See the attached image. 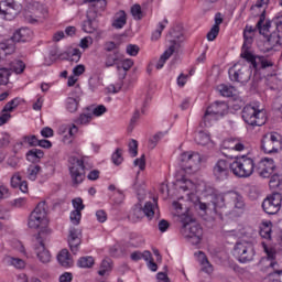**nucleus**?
<instances>
[{
  "instance_id": "24",
  "label": "nucleus",
  "mask_w": 282,
  "mask_h": 282,
  "mask_svg": "<svg viewBox=\"0 0 282 282\" xmlns=\"http://www.w3.org/2000/svg\"><path fill=\"white\" fill-rule=\"evenodd\" d=\"M82 239H83V231L80 229L72 227L69 229V235H68V246L73 254H76L78 252V248H80Z\"/></svg>"
},
{
  "instance_id": "40",
  "label": "nucleus",
  "mask_w": 282,
  "mask_h": 282,
  "mask_svg": "<svg viewBox=\"0 0 282 282\" xmlns=\"http://www.w3.org/2000/svg\"><path fill=\"white\" fill-rule=\"evenodd\" d=\"M40 173L41 165H30L26 170L28 180H31V182L36 181V177Z\"/></svg>"
},
{
  "instance_id": "25",
  "label": "nucleus",
  "mask_w": 282,
  "mask_h": 282,
  "mask_svg": "<svg viewBox=\"0 0 282 282\" xmlns=\"http://www.w3.org/2000/svg\"><path fill=\"white\" fill-rule=\"evenodd\" d=\"M31 39L32 30H30L29 28H22L13 33L11 41L12 43H26V41H30Z\"/></svg>"
},
{
  "instance_id": "52",
  "label": "nucleus",
  "mask_w": 282,
  "mask_h": 282,
  "mask_svg": "<svg viewBox=\"0 0 282 282\" xmlns=\"http://www.w3.org/2000/svg\"><path fill=\"white\" fill-rule=\"evenodd\" d=\"M129 153L132 158H135L138 155V141L135 139H132L129 144Z\"/></svg>"
},
{
  "instance_id": "42",
  "label": "nucleus",
  "mask_w": 282,
  "mask_h": 282,
  "mask_svg": "<svg viewBox=\"0 0 282 282\" xmlns=\"http://www.w3.org/2000/svg\"><path fill=\"white\" fill-rule=\"evenodd\" d=\"M91 120H94V115L91 113V111L88 112H83L82 115H79V117L75 120L76 124H89V122H91Z\"/></svg>"
},
{
  "instance_id": "33",
  "label": "nucleus",
  "mask_w": 282,
  "mask_h": 282,
  "mask_svg": "<svg viewBox=\"0 0 282 282\" xmlns=\"http://www.w3.org/2000/svg\"><path fill=\"white\" fill-rule=\"evenodd\" d=\"M109 191H111L110 199L117 205L122 204L124 202V192L122 189H118L116 185H109Z\"/></svg>"
},
{
  "instance_id": "7",
  "label": "nucleus",
  "mask_w": 282,
  "mask_h": 282,
  "mask_svg": "<svg viewBox=\"0 0 282 282\" xmlns=\"http://www.w3.org/2000/svg\"><path fill=\"white\" fill-rule=\"evenodd\" d=\"M234 257L239 263H250L254 259V245L252 241L240 240L234 247Z\"/></svg>"
},
{
  "instance_id": "17",
  "label": "nucleus",
  "mask_w": 282,
  "mask_h": 282,
  "mask_svg": "<svg viewBox=\"0 0 282 282\" xmlns=\"http://www.w3.org/2000/svg\"><path fill=\"white\" fill-rule=\"evenodd\" d=\"M25 69V63L23 61H15L11 64L10 68H0V85H8L12 72L15 74H23Z\"/></svg>"
},
{
  "instance_id": "20",
  "label": "nucleus",
  "mask_w": 282,
  "mask_h": 282,
  "mask_svg": "<svg viewBox=\"0 0 282 282\" xmlns=\"http://www.w3.org/2000/svg\"><path fill=\"white\" fill-rule=\"evenodd\" d=\"M247 63H250L251 67L256 70L259 72V69H267V67H273L274 63L271 61H268V58L262 57V56H254L251 54H246L243 57Z\"/></svg>"
},
{
  "instance_id": "26",
  "label": "nucleus",
  "mask_w": 282,
  "mask_h": 282,
  "mask_svg": "<svg viewBox=\"0 0 282 282\" xmlns=\"http://www.w3.org/2000/svg\"><path fill=\"white\" fill-rule=\"evenodd\" d=\"M98 17L96 15V12L94 11H87L86 13V21L83 23V30L87 34H94L96 32V26H94V21H96Z\"/></svg>"
},
{
  "instance_id": "43",
  "label": "nucleus",
  "mask_w": 282,
  "mask_h": 282,
  "mask_svg": "<svg viewBox=\"0 0 282 282\" xmlns=\"http://www.w3.org/2000/svg\"><path fill=\"white\" fill-rule=\"evenodd\" d=\"M218 91L225 98H230L235 94V87L221 84V85L218 86Z\"/></svg>"
},
{
  "instance_id": "54",
  "label": "nucleus",
  "mask_w": 282,
  "mask_h": 282,
  "mask_svg": "<svg viewBox=\"0 0 282 282\" xmlns=\"http://www.w3.org/2000/svg\"><path fill=\"white\" fill-rule=\"evenodd\" d=\"M83 217V214L78 210H73L70 213V221L72 224H74L75 226H78V224H80V218Z\"/></svg>"
},
{
  "instance_id": "63",
  "label": "nucleus",
  "mask_w": 282,
  "mask_h": 282,
  "mask_svg": "<svg viewBox=\"0 0 282 282\" xmlns=\"http://www.w3.org/2000/svg\"><path fill=\"white\" fill-rule=\"evenodd\" d=\"M42 138H54V130L50 127H45L41 130Z\"/></svg>"
},
{
  "instance_id": "3",
  "label": "nucleus",
  "mask_w": 282,
  "mask_h": 282,
  "mask_svg": "<svg viewBox=\"0 0 282 282\" xmlns=\"http://www.w3.org/2000/svg\"><path fill=\"white\" fill-rule=\"evenodd\" d=\"M226 113H228V104L225 101H215L207 107L203 116V122L205 127H210L213 122H217V120H219V118H224Z\"/></svg>"
},
{
  "instance_id": "60",
  "label": "nucleus",
  "mask_w": 282,
  "mask_h": 282,
  "mask_svg": "<svg viewBox=\"0 0 282 282\" xmlns=\"http://www.w3.org/2000/svg\"><path fill=\"white\" fill-rule=\"evenodd\" d=\"M73 206H74L75 210H78L79 213L85 210V205L83 204V198L73 199Z\"/></svg>"
},
{
  "instance_id": "64",
  "label": "nucleus",
  "mask_w": 282,
  "mask_h": 282,
  "mask_svg": "<svg viewBox=\"0 0 282 282\" xmlns=\"http://www.w3.org/2000/svg\"><path fill=\"white\" fill-rule=\"evenodd\" d=\"M21 184V174L15 173L12 177H11V186L13 188H18V186H20Z\"/></svg>"
},
{
  "instance_id": "27",
  "label": "nucleus",
  "mask_w": 282,
  "mask_h": 282,
  "mask_svg": "<svg viewBox=\"0 0 282 282\" xmlns=\"http://www.w3.org/2000/svg\"><path fill=\"white\" fill-rule=\"evenodd\" d=\"M143 216L147 217L149 220L155 217V214L159 212L158 209V199L154 198L153 202H147L144 206H142Z\"/></svg>"
},
{
  "instance_id": "30",
  "label": "nucleus",
  "mask_w": 282,
  "mask_h": 282,
  "mask_svg": "<svg viewBox=\"0 0 282 282\" xmlns=\"http://www.w3.org/2000/svg\"><path fill=\"white\" fill-rule=\"evenodd\" d=\"M85 2L90 3L88 12H95L96 17H98L100 12H105V8H107V0H85Z\"/></svg>"
},
{
  "instance_id": "5",
  "label": "nucleus",
  "mask_w": 282,
  "mask_h": 282,
  "mask_svg": "<svg viewBox=\"0 0 282 282\" xmlns=\"http://www.w3.org/2000/svg\"><path fill=\"white\" fill-rule=\"evenodd\" d=\"M242 120L251 127H263L265 123V111L252 106L247 105L241 111Z\"/></svg>"
},
{
  "instance_id": "29",
  "label": "nucleus",
  "mask_w": 282,
  "mask_h": 282,
  "mask_svg": "<svg viewBox=\"0 0 282 282\" xmlns=\"http://www.w3.org/2000/svg\"><path fill=\"white\" fill-rule=\"evenodd\" d=\"M122 61V54H120V51H113L112 53L106 54L105 59V67H113V65H120V62Z\"/></svg>"
},
{
  "instance_id": "6",
  "label": "nucleus",
  "mask_w": 282,
  "mask_h": 282,
  "mask_svg": "<svg viewBox=\"0 0 282 282\" xmlns=\"http://www.w3.org/2000/svg\"><path fill=\"white\" fill-rule=\"evenodd\" d=\"M263 251L267 254L269 267L272 268L273 272L267 278L268 282H282V270L279 269V262H276V249L269 247L264 241L261 242Z\"/></svg>"
},
{
  "instance_id": "23",
  "label": "nucleus",
  "mask_w": 282,
  "mask_h": 282,
  "mask_svg": "<svg viewBox=\"0 0 282 282\" xmlns=\"http://www.w3.org/2000/svg\"><path fill=\"white\" fill-rule=\"evenodd\" d=\"M274 169H276V165H274V160L270 158H264L258 163L257 171L260 175V177H271L272 173H274Z\"/></svg>"
},
{
  "instance_id": "51",
  "label": "nucleus",
  "mask_w": 282,
  "mask_h": 282,
  "mask_svg": "<svg viewBox=\"0 0 282 282\" xmlns=\"http://www.w3.org/2000/svg\"><path fill=\"white\" fill-rule=\"evenodd\" d=\"M161 138H164L163 132H159L154 134L150 140H149V147L150 149H155L158 147V143L160 142Z\"/></svg>"
},
{
  "instance_id": "45",
  "label": "nucleus",
  "mask_w": 282,
  "mask_h": 282,
  "mask_svg": "<svg viewBox=\"0 0 282 282\" xmlns=\"http://www.w3.org/2000/svg\"><path fill=\"white\" fill-rule=\"evenodd\" d=\"M107 272H111V260L105 259L101 261L100 269L98 271L99 276H105Z\"/></svg>"
},
{
  "instance_id": "4",
  "label": "nucleus",
  "mask_w": 282,
  "mask_h": 282,
  "mask_svg": "<svg viewBox=\"0 0 282 282\" xmlns=\"http://www.w3.org/2000/svg\"><path fill=\"white\" fill-rule=\"evenodd\" d=\"M231 172L236 177H250L254 173V160L242 155L231 163Z\"/></svg>"
},
{
  "instance_id": "11",
  "label": "nucleus",
  "mask_w": 282,
  "mask_h": 282,
  "mask_svg": "<svg viewBox=\"0 0 282 282\" xmlns=\"http://www.w3.org/2000/svg\"><path fill=\"white\" fill-rule=\"evenodd\" d=\"M200 162L202 155L197 152H184L181 155V166L186 173L197 171V166H199Z\"/></svg>"
},
{
  "instance_id": "46",
  "label": "nucleus",
  "mask_w": 282,
  "mask_h": 282,
  "mask_svg": "<svg viewBox=\"0 0 282 282\" xmlns=\"http://www.w3.org/2000/svg\"><path fill=\"white\" fill-rule=\"evenodd\" d=\"M78 268H91L94 265V257H82L77 261Z\"/></svg>"
},
{
  "instance_id": "35",
  "label": "nucleus",
  "mask_w": 282,
  "mask_h": 282,
  "mask_svg": "<svg viewBox=\"0 0 282 282\" xmlns=\"http://www.w3.org/2000/svg\"><path fill=\"white\" fill-rule=\"evenodd\" d=\"M44 156H45V152H43V150L36 149V148L30 150L26 153V160L29 162H33V163L41 162V160H43Z\"/></svg>"
},
{
  "instance_id": "34",
  "label": "nucleus",
  "mask_w": 282,
  "mask_h": 282,
  "mask_svg": "<svg viewBox=\"0 0 282 282\" xmlns=\"http://www.w3.org/2000/svg\"><path fill=\"white\" fill-rule=\"evenodd\" d=\"M127 25V13L124 11H119L115 15V20L112 22V28L116 30H122Z\"/></svg>"
},
{
  "instance_id": "44",
  "label": "nucleus",
  "mask_w": 282,
  "mask_h": 282,
  "mask_svg": "<svg viewBox=\"0 0 282 282\" xmlns=\"http://www.w3.org/2000/svg\"><path fill=\"white\" fill-rule=\"evenodd\" d=\"M80 56H83V53L79 48H72L67 53V57L70 63H78V61H80Z\"/></svg>"
},
{
  "instance_id": "14",
  "label": "nucleus",
  "mask_w": 282,
  "mask_h": 282,
  "mask_svg": "<svg viewBox=\"0 0 282 282\" xmlns=\"http://www.w3.org/2000/svg\"><path fill=\"white\" fill-rule=\"evenodd\" d=\"M282 194L273 193L267 197L262 203V208L267 215H276L281 210Z\"/></svg>"
},
{
  "instance_id": "32",
  "label": "nucleus",
  "mask_w": 282,
  "mask_h": 282,
  "mask_svg": "<svg viewBox=\"0 0 282 282\" xmlns=\"http://www.w3.org/2000/svg\"><path fill=\"white\" fill-rule=\"evenodd\" d=\"M268 44L271 45V50H278L276 47H281V32L279 31H270L268 35Z\"/></svg>"
},
{
  "instance_id": "36",
  "label": "nucleus",
  "mask_w": 282,
  "mask_h": 282,
  "mask_svg": "<svg viewBox=\"0 0 282 282\" xmlns=\"http://www.w3.org/2000/svg\"><path fill=\"white\" fill-rule=\"evenodd\" d=\"M194 140L196 144L200 147H206V144H210V134L204 131H198L195 133Z\"/></svg>"
},
{
  "instance_id": "10",
  "label": "nucleus",
  "mask_w": 282,
  "mask_h": 282,
  "mask_svg": "<svg viewBox=\"0 0 282 282\" xmlns=\"http://www.w3.org/2000/svg\"><path fill=\"white\" fill-rule=\"evenodd\" d=\"M261 149L264 153H279L281 149V134L279 132H268L262 137Z\"/></svg>"
},
{
  "instance_id": "12",
  "label": "nucleus",
  "mask_w": 282,
  "mask_h": 282,
  "mask_svg": "<svg viewBox=\"0 0 282 282\" xmlns=\"http://www.w3.org/2000/svg\"><path fill=\"white\" fill-rule=\"evenodd\" d=\"M47 210L45 209V203H39L29 217V228H41L45 224Z\"/></svg>"
},
{
  "instance_id": "56",
  "label": "nucleus",
  "mask_w": 282,
  "mask_h": 282,
  "mask_svg": "<svg viewBox=\"0 0 282 282\" xmlns=\"http://www.w3.org/2000/svg\"><path fill=\"white\" fill-rule=\"evenodd\" d=\"M23 142H26L31 147H39V138L34 134L23 137Z\"/></svg>"
},
{
  "instance_id": "2",
  "label": "nucleus",
  "mask_w": 282,
  "mask_h": 282,
  "mask_svg": "<svg viewBox=\"0 0 282 282\" xmlns=\"http://www.w3.org/2000/svg\"><path fill=\"white\" fill-rule=\"evenodd\" d=\"M230 206L231 208L241 209L246 206L243 196L237 192H227L225 194H212V200L209 202V210H213L216 215L219 213V208L224 206Z\"/></svg>"
},
{
  "instance_id": "9",
  "label": "nucleus",
  "mask_w": 282,
  "mask_h": 282,
  "mask_svg": "<svg viewBox=\"0 0 282 282\" xmlns=\"http://www.w3.org/2000/svg\"><path fill=\"white\" fill-rule=\"evenodd\" d=\"M264 23V24H263ZM275 28L276 32H282V15H278L273 18L272 20L265 21V10L260 14V19L257 22V28L259 30V34H262V36H268V33L270 30Z\"/></svg>"
},
{
  "instance_id": "58",
  "label": "nucleus",
  "mask_w": 282,
  "mask_h": 282,
  "mask_svg": "<svg viewBox=\"0 0 282 282\" xmlns=\"http://www.w3.org/2000/svg\"><path fill=\"white\" fill-rule=\"evenodd\" d=\"M127 54L129 56H138V53L140 52V47L135 44H129L126 48Z\"/></svg>"
},
{
  "instance_id": "22",
  "label": "nucleus",
  "mask_w": 282,
  "mask_h": 282,
  "mask_svg": "<svg viewBox=\"0 0 282 282\" xmlns=\"http://www.w3.org/2000/svg\"><path fill=\"white\" fill-rule=\"evenodd\" d=\"M170 34H172L173 39L175 40L172 42L173 44L169 47V50H166L159 58L156 63V69H162V67H164L166 61L170 59L171 56H173V53L175 52V45H177V41H183L182 39H184V34L182 33L174 34L173 32H170Z\"/></svg>"
},
{
  "instance_id": "13",
  "label": "nucleus",
  "mask_w": 282,
  "mask_h": 282,
  "mask_svg": "<svg viewBox=\"0 0 282 282\" xmlns=\"http://www.w3.org/2000/svg\"><path fill=\"white\" fill-rule=\"evenodd\" d=\"M45 232L50 235V232H52V229H42L35 237L37 242V245H35V250L37 259L41 261V263H50L52 259V256L50 254L47 249H45V243H43V235H45Z\"/></svg>"
},
{
  "instance_id": "8",
  "label": "nucleus",
  "mask_w": 282,
  "mask_h": 282,
  "mask_svg": "<svg viewBox=\"0 0 282 282\" xmlns=\"http://www.w3.org/2000/svg\"><path fill=\"white\" fill-rule=\"evenodd\" d=\"M69 162V173L70 178L74 186H78V184H83L85 180V160L78 159L76 156H70L68 159Z\"/></svg>"
},
{
  "instance_id": "39",
  "label": "nucleus",
  "mask_w": 282,
  "mask_h": 282,
  "mask_svg": "<svg viewBox=\"0 0 282 282\" xmlns=\"http://www.w3.org/2000/svg\"><path fill=\"white\" fill-rule=\"evenodd\" d=\"M259 235L262 239H272V224H262Z\"/></svg>"
},
{
  "instance_id": "49",
  "label": "nucleus",
  "mask_w": 282,
  "mask_h": 282,
  "mask_svg": "<svg viewBox=\"0 0 282 282\" xmlns=\"http://www.w3.org/2000/svg\"><path fill=\"white\" fill-rule=\"evenodd\" d=\"M111 160L113 164H116V166H120V164H122V161L124 160L122 158V149L118 148L112 154Z\"/></svg>"
},
{
  "instance_id": "1",
  "label": "nucleus",
  "mask_w": 282,
  "mask_h": 282,
  "mask_svg": "<svg viewBox=\"0 0 282 282\" xmlns=\"http://www.w3.org/2000/svg\"><path fill=\"white\" fill-rule=\"evenodd\" d=\"M181 221V235L184 239H187L192 246H198L202 243L204 237V229L200 224H197L193 217L189 215L183 214L180 216Z\"/></svg>"
},
{
  "instance_id": "38",
  "label": "nucleus",
  "mask_w": 282,
  "mask_h": 282,
  "mask_svg": "<svg viewBox=\"0 0 282 282\" xmlns=\"http://www.w3.org/2000/svg\"><path fill=\"white\" fill-rule=\"evenodd\" d=\"M80 102L79 97H67L66 98V109L69 113H76L78 111V105Z\"/></svg>"
},
{
  "instance_id": "16",
  "label": "nucleus",
  "mask_w": 282,
  "mask_h": 282,
  "mask_svg": "<svg viewBox=\"0 0 282 282\" xmlns=\"http://www.w3.org/2000/svg\"><path fill=\"white\" fill-rule=\"evenodd\" d=\"M252 76V66H242L237 69V66L229 68V78L235 83H248Z\"/></svg>"
},
{
  "instance_id": "18",
  "label": "nucleus",
  "mask_w": 282,
  "mask_h": 282,
  "mask_svg": "<svg viewBox=\"0 0 282 282\" xmlns=\"http://www.w3.org/2000/svg\"><path fill=\"white\" fill-rule=\"evenodd\" d=\"M259 32V28H252L250 25H246L243 30V44L241 48V58H246V54H252L250 53V47H252V43H254V34Z\"/></svg>"
},
{
  "instance_id": "48",
  "label": "nucleus",
  "mask_w": 282,
  "mask_h": 282,
  "mask_svg": "<svg viewBox=\"0 0 282 282\" xmlns=\"http://www.w3.org/2000/svg\"><path fill=\"white\" fill-rule=\"evenodd\" d=\"M8 262L11 265H13V268H17L18 270H23V268H25V261H23V259L21 258L9 257Z\"/></svg>"
},
{
  "instance_id": "41",
  "label": "nucleus",
  "mask_w": 282,
  "mask_h": 282,
  "mask_svg": "<svg viewBox=\"0 0 282 282\" xmlns=\"http://www.w3.org/2000/svg\"><path fill=\"white\" fill-rule=\"evenodd\" d=\"M270 188H279L282 189V175L281 174H273L269 181Z\"/></svg>"
},
{
  "instance_id": "28",
  "label": "nucleus",
  "mask_w": 282,
  "mask_h": 282,
  "mask_svg": "<svg viewBox=\"0 0 282 282\" xmlns=\"http://www.w3.org/2000/svg\"><path fill=\"white\" fill-rule=\"evenodd\" d=\"M57 261L63 268H72L74 265V260L67 249H62L59 251L57 254Z\"/></svg>"
},
{
  "instance_id": "19",
  "label": "nucleus",
  "mask_w": 282,
  "mask_h": 282,
  "mask_svg": "<svg viewBox=\"0 0 282 282\" xmlns=\"http://www.w3.org/2000/svg\"><path fill=\"white\" fill-rule=\"evenodd\" d=\"M19 14V9H17V3L14 0H3L0 2V17L4 21H12Z\"/></svg>"
},
{
  "instance_id": "31",
  "label": "nucleus",
  "mask_w": 282,
  "mask_h": 282,
  "mask_svg": "<svg viewBox=\"0 0 282 282\" xmlns=\"http://www.w3.org/2000/svg\"><path fill=\"white\" fill-rule=\"evenodd\" d=\"M128 218L132 221V224H138V221H142L144 219V212L142 209V204H135Z\"/></svg>"
},
{
  "instance_id": "37",
  "label": "nucleus",
  "mask_w": 282,
  "mask_h": 282,
  "mask_svg": "<svg viewBox=\"0 0 282 282\" xmlns=\"http://www.w3.org/2000/svg\"><path fill=\"white\" fill-rule=\"evenodd\" d=\"M198 258L200 259V265H203L202 271L206 272V274H213V264H210L208 258H206V253L199 251Z\"/></svg>"
},
{
  "instance_id": "15",
  "label": "nucleus",
  "mask_w": 282,
  "mask_h": 282,
  "mask_svg": "<svg viewBox=\"0 0 282 282\" xmlns=\"http://www.w3.org/2000/svg\"><path fill=\"white\" fill-rule=\"evenodd\" d=\"M230 171H232V163L226 160H218L213 167V175L217 182H224L228 180Z\"/></svg>"
},
{
  "instance_id": "61",
  "label": "nucleus",
  "mask_w": 282,
  "mask_h": 282,
  "mask_svg": "<svg viewBox=\"0 0 282 282\" xmlns=\"http://www.w3.org/2000/svg\"><path fill=\"white\" fill-rule=\"evenodd\" d=\"M96 217H97V221H99V224H105V221H107V212L99 209L96 212Z\"/></svg>"
},
{
  "instance_id": "62",
  "label": "nucleus",
  "mask_w": 282,
  "mask_h": 282,
  "mask_svg": "<svg viewBox=\"0 0 282 282\" xmlns=\"http://www.w3.org/2000/svg\"><path fill=\"white\" fill-rule=\"evenodd\" d=\"M171 227V224L166 219H162L159 221V230L160 232H166L169 228Z\"/></svg>"
},
{
  "instance_id": "55",
  "label": "nucleus",
  "mask_w": 282,
  "mask_h": 282,
  "mask_svg": "<svg viewBox=\"0 0 282 282\" xmlns=\"http://www.w3.org/2000/svg\"><path fill=\"white\" fill-rule=\"evenodd\" d=\"M219 36V26L214 25L210 31L207 33V40L215 41Z\"/></svg>"
},
{
  "instance_id": "47",
  "label": "nucleus",
  "mask_w": 282,
  "mask_h": 282,
  "mask_svg": "<svg viewBox=\"0 0 282 282\" xmlns=\"http://www.w3.org/2000/svg\"><path fill=\"white\" fill-rule=\"evenodd\" d=\"M167 23H169L167 19H164L163 22L159 23V28L155 30V32L152 33V41H158V39L162 36V32L164 31V28H166Z\"/></svg>"
},
{
  "instance_id": "57",
  "label": "nucleus",
  "mask_w": 282,
  "mask_h": 282,
  "mask_svg": "<svg viewBox=\"0 0 282 282\" xmlns=\"http://www.w3.org/2000/svg\"><path fill=\"white\" fill-rule=\"evenodd\" d=\"M104 50L105 52H108V54H111L118 51V44H116V42H106L104 44Z\"/></svg>"
},
{
  "instance_id": "53",
  "label": "nucleus",
  "mask_w": 282,
  "mask_h": 282,
  "mask_svg": "<svg viewBox=\"0 0 282 282\" xmlns=\"http://www.w3.org/2000/svg\"><path fill=\"white\" fill-rule=\"evenodd\" d=\"M90 113L93 116H96V118H99V116H104V113H107V107H105V105H99L97 107H95Z\"/></svg>"
},
{
  "instance_id": "50",
  "label": "nucleus",
  "mask_w": 282,
  "mask_h": 282,
  "mask_svg": "<svg viewBox=\"0 0 282 282\" xmlns=\"http://www.w3.org/2000/svg\"><path fill=\"white\" fill-rule=\"evenodd\" d=\"M131 14H132L133 19H135L137 21L142 20V17H144L142 14V7H140V4L132 6Z\"/></svg>"
},
{
  "instance_id": "59",
  "label": "nucleus",
  "mask_w": 282,
  "mask_h": 282,
  "mask_svg": "<svg viewBox=\"0 0 282 282\" xmlns=\"http://www.w3.org/2000/svg\"><path fill=\"white\" fill-rule=\"evenodd\" d=\"M131 67H133V59H124L121 63V66H120V64L117 66L118 69H123L126 72H129L131 69Z\"/></svg>"
},
{
  "instance_id": "21",
  "label": "nucleus",
  "mask_w": 282,
  "mask_h": 282,
  "mask_svg": "<svg viewBox=\"0 0 282 282\" xmlns=\"http://www.w3.org/2000/svg\"><path fill=\"white\" fill-rule=\"evenodd\" d=\"M43 12H46L43 6L39 2H32L28 6V11L24 13V18L29 23H36L37 19L43 17Z\"/></svg>"
}]
</instances>
